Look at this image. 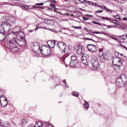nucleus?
Instances as JSON below:
<instances>
[{
    "mask_svg": "<svg viewBox=\"0 0 127 127\" xmlns=\"http://www.w3.org/2000/svg\"><path fill=\"white\" fill-rule=\"evenodd\" d=\"M120 54L121 55V56H124L126 58V57L125 56H124L122 54L120 53Z\"/></svg>",
    "mask_w": 127,
    "mask_h": 127,
    "instance_id": "nucleus-60",
    "label": "nucleus"
},
{
    "mask_svg": "<svg viewBox=\"0 0 127 127\" xmlns=\"http://www.w3.org/2000/svg\"><path fill=\"white\" fill-rule=\"evenodd\" d=\"M97 6L98 7H100V8L102 9L105 10H106L107 9V8L105 7V6H103L98 5Z\"/></svg>",
    "mask_w": 127,
    "mask_h": 127,
    "instance_id": "nucleus-29",
    "label": "nucleus"
},
{
    "mask_svg": "<svg viewBox=\"0 0 127 127\" xmlns=\"http://www.w3.org/2000/svg\"><path fill=\"white\" fill-rule=\"evenodd\" d=\"M114 65L117 66L118 67H120L123 65L122 62L121 61L119 60L117 61V63L116 64H115Z\"/></svg>",
    "mask_w": 127,
    "mask_h": 127,
    "instance_id": "nucleus-21",
    "label": "nucleus"
},
{
    "mask_svg": "<svg viewBox=\"0 0 127 127\" xmlns=\"http://www.w3.org/2000/svg\"><path fill=\"white\" fill-rule=\"evenodd\" d=\"M92 23L95 24L99 25H101L99 23L97 22H96L94 21H93L92 22Z\"/></svg>",
    "mask_w": 127,
    "mask_h": 127,
    "instance_id": "nucleus-35",
    "label": "nucleus"
},
{
    "mask_svg": "<svg viewBox=\"0 0 127 127\" xmlns=\"http://www.w3.org/2000/svg\"><path fill=\"white\" fill-rule=\"evenodd\" d=\"M45 127H54L53 126L49 123L46 122Z\"/></svg>",
    "mask_w": 127,
    "mask_h": 127,
    "instance_id": "nucleus-30",
    "label": "nucleus"
},
{
    "mask_svg": "<svg viewBox=\"0 0 127 127\" xmlns=\"http://www.w3.org/2000/svg\"><path fill=\"white\" fill-rule=\"evenodd\" d=\"M106 11L108 12H109V13H111L113 11V10L111 9H109L108 8L107 9Z\"/></svg>",
    "mask_w": 127,
    "mask_h": 127,
    "instance_id": "nucleus-31",
    "label": "nucleus"
},
{
    "mask_svg": "<svg viewBox=\"0 0 127 127\" xmlns=\"http://www.w3.org/2000/svg\"><path fill=\"white\" fill-rule=\"evenodd\" d=\"M28 121L26 119H23L21 121V123L23 126H24V125H26L28 123Z\"/></svg>",
    "mask_w": 127,
    "mask_h": 127,
    "instance_id": "nucleus-22",
    "label": "nucleus"
},
{
    "mask_svg": "<svg viewBox=\"0 0 127 127\" xmlns=\"http://www.w3.org/2000/svg\"><path fill=\"white\" fill-rule=\"evenodd\" d=\"M120 45L122 47H123L124 48L126 49V50H127V48L125 46H123L122 45V44H120Z\"/></svg>",
    "mask_w": 127,
    "mask_h": 127,
    "instance_id": "nucleus-47",
    "label": "nucleus"
},
{
    "mask_svg": "<svg viewBox=\"0 0 127 127\" xmlns=\"http://www.w3.org/2000/svg\"><path fill=\"white\" fill-rule=\"evenodd\" d=\"M16 19L14 17H11L10 19V21L11 24V28H12V26L14 25L16 22Z\"/></svg>",
    "mask_w": 127,
    "mask_h": 127,
    "instance_id": "nucleus-20",
    "label": "nucleus"
},
{
    "mask_svg": "<svg viewBox=\"0 0 127 127\" xmlns=\"http://www.w3.org/2000/svg\"><path fill=\"white\" fill-rule=\"evenodd\" d=\"M110 20H109V21L110 22H113V21L112 20V19L111 18H110Z\"/></svg>",
    "mask_w": 127,
    "mask_h": 127,
    "instance_id": "nucleus-54",
    "label": "nucleus"
},
{
    "mask_svg": "<svg viewBox=\"0 0 127 127\" xmlns=\"http://www.w3.org/2000/svg\"><path fill=\"white\" fill-rule=\"evenodd\" d=\"M85 15L86 16H89V17H92L93 16L92 15H89V14H86Z\"/></svg>",
    "mask_w": 127,
    "mask_h": 127,
    "instance_id": "nucleus-49",
    "label": "nucleus"
},
{
    "mask_svg": "<svg viewBox=\"0 0 127 127\" xmlns=\"http://www.w3.org/2000/svg\"><path fill=\"white\" fill-rule=\"evenodd\" d=\"M92 4L94 6H96V5L97 3H92Z\"/></svg>",
    "mask_w": 127,
    "mask_h": 127,
    "instance_id": "nucleus-48",
    "label": "nucleus"
},
{
    "mask_svg": "<svg viewBox=\"0 0 127 127\" xmlns=\"http://www.w3.org/2000/svg\"><path fill=\"white\" fill-rule=\"evenodd\" d=\"M123 19L124 20H127V18L126 17H124Z\"/></svg>",
    "mask_w": 127,
    "mask_h": 127,
    "instance_id": "nucleus-53",
    "label": "nucleus"
},
{
    "mask_svg": "<svg viewBox=\"0 0 127 127\" xmlns=\"http://www.w3.org/2000/svg\"><path fill=\"white\" fill-rule=\"evenodd\" d=\"M36 5H40V3H36Z\"/></svg>",
    "mask_w": 127,
    "mask_h": 127,
    "instance_id": "nucleus-64",
    "label": "nucleus"
},
{
    "mask_svg": "<svg viewBox=\"0 0 127 127\" xmlns=\"http://www.w3.org/2000/svg\"><path fill=\"white\" fill-rule=\"evenodd\" d=\"M107 27L108 28H112L113 27L112 26V25H107Z\"/></svg>",
    "mask_w": 127,
    "mask_h": 127,
    "instance_id": "nucleus-46",
    "label": "nucleus"
},
{
    "mask_svg": "<svg viewBox=\"0 0 127 127\" xmlns=\"http://www.w3.org/2000/svg\"><path fill=\"white\" fill-rule=\"evenodd\" d=\"M64 85L66 87H67V85L66 83V84L65 83Z\"/></svg>",
    "mask_w": 127,
    "mask_h": 127,
    "instance_id": "nucleus-61",
    "label": "nucleus"
},
{
    "mask_svg": "<svg viewBox=\"0 0 127 127\" xmlns=\"http://www.w3.org/2000/svg\"><path fill=\"white\" fill-rule=\"evenodd\" d=\"M50 5L51 6V7H53L55 8V7H56V5L52 3H51L50 4Z\"/></svg>",
    "mask_w": 127,
    "mask_h": 127,
    "instance_id": "nucleus-43",
    "label": "nucleus"
},
{
    "mask_svg": "<svg viewBox=\"0 0 127 127\" xmlns=\"http://www.w3.org/2000/svg\"><path fill=\"white\" fill-rule=\"evenodd\" d=\"M78 60H76L75 61H71L70 62V65L71 67H76L78 64Z\"/></svg>",
    "mask_w": 127,
    "mask_h": 127,
    "instance_id": "nucleus-14",
    "label": "nucleus"
},
{
    "mask_svg": "<svg viewBox=\"0 0 127 127\" xmlns=\"http://www.w3.org/2000/svg\"><path fill=\"white\" fill-rule=\"evenodd\" d=\"M86 39V40H92L94 41H95V40H92V38H87Z\"/></svg>",
    "mask_w": 127,
    "mask_h": 127,
    "instance_id": "nucleus-45",
    "label": "nucleus"
},
{
    "mask_svg": "<svg viewBox=\"0 0 127 127\" xmlns=\"http://www.w3.org/2000/svg\"><path fill=\"white\" fill-rule=\"evenodd\" d=\"M23 7L25 9H27L29 7L27 6H26L25 5H23Z\"/></svg>",
    "mask_w": 127,
    "mask_h": 127,
    "instance_id": "nucleus-39",
    "label": "nucleus"
},
{
    "mask_svg": "<svg viewBox=\"0 0 127 127\" xmlns=\"http://www.w3.org/2000/svg\"><path fill=\"white\" fill-rule=\"evenodd\" d=\"M9 125V123L7 122L2 121L0 119V126L3 127H9V126L7 127V126Z\"/></svg>",
    "mask_w": 127,
    "mask_h": 127,
    "instance_id": "nucleus-16",
    "label": "nucleus"
},
{
    "mask_svg": "<svg viewBox=\"0 0 127 127\" xmlns=\"http://www.w3.org/2000/svg\"><path fill=\"white\" fill-rule=\"evenodd\" d=\"M121 79L123 82L125 83V84L127 83V76L124 74H121L119 78Z\"/></svg>",
    "mask_w": 127,
    "mask_h": 127,
    "instance_id": "nucleus-13",
    "label": "nucleus"
},
{
    "mask_svg": "<svg viewBox=\"0 0 127 127\" xmlns=\"http://www.w3.org/2000/svg\"><path fill=\"white\" fill-rule=\"evenodd\" d=\"M5 27L6 26L4 25V23H1L0 25V33L5 32V31L7 32L10 31L7 30L5 28Z\"/></svg>",
    "mask_w": 127,
    "mask_h": 127,
    "instance_id": "nucleus-12",
    "label": "nucleus"
},
{
    "mask_svg": "<svg viewBox=\"0 0 127 127\" xmlns=\"http://www.w3.org/2000/svg\"><path fill=\"white\" fill-rule=\"evenodd\" d=\"M85 103L84 104V108L85 110H87L89 107V104L86 101H85Z\"/></svg>",
    "mask_w": 127,
    "mask_h": 127,
    "instance_id": "nucleus-23",
    "label": "nucleus"
},
{
    "mask_svg": "<svg viewBox=\"0 0 127 127\" xmlns=\"http://www.w3.org/2000/svg\"><path fill=\"white\" fill-rule=\"evenodd\" d=\"M38 25L37 26V25H36L35 26L36 27V28H35L34 29H33V30H29V32H32L33 31H34V30H38V28H40V27H38Z\"/></svg>",
    "mask_w": 127,
    "mask_h": 127,
    "instance_id": "nucleus-28",
    "label": "nucleus"
},
{
    "mask_svg": "<svg viewBox=\"0 0 127 127\" xmlns=\"http://www.w3.org/2000/svg\"><path fill=\"white\" fill-rule=\"evenodd\" d=\"M120 38L123 40H126L127 39V35L125 34L121 36L120 37Z\"/></svg>",
    "mask_w": 127,
    "mask_h": 127,
    "instance_id": "nucleus-24",
    "label": "nucleus"
},
{
    "mask_svg": "<svg viewBox=\"0 0 127 127\" xmlns=\"http://www.w3.org/2000/svg\"><path fill=\"white\" fill-rule=\"evenodd\" d=\"M116 84L117 86L120 88L123 87L125 84V83L123 82L121 79L119 78L116 79Z\"/></svg>",
    "mask_w": 127,
    "mask_h": 127,
    "instance_id": "nucleus-10",
    "label": "nucleus"
},
{
    "mask_svg": "<svg viewBox=\"0 0 127 127\" xmlns=\"http://www.w3.org/2000/svg\"><path fill=\"white\" fill-rule=\"evenodd\" d=\"M56 45L59 48L61 52L64 53L67 47L64 42L61 41H58L56 43Z\"/></svg>",
    "mask_w": 127,
    "mask_h": 127,
    "instance_id": "nucleus-4",
    "label": "nucleus"
},
{
    "mask_svg": "<svg viewBox=\"0 0 127 127\" xmlns=\"http://www.w3.org/2000/svg\"><path fill=\"white\" fill-rule=\"evenodd\" d=\"M84 20H87L89 19V18L85 17H83Z\"/></svg>",
    "mask_w": 127,
    "mask_h": 127,
    "instance_id": "nucleus-41",
    "label": "nucleus"
},
{
    "mask_svg": "<svg viewBox=\"0 0 127 127\" xmlns=\"http://www.w3.org/2000/svg\"><path fill=\"white\" fill-rule=\"evenodd\" d=\"M102 18L103 19L106 20L107 21H109V20H110L109 18L108 17H102Z\"/></svg>",
    "mask_w": 127,
    "mask_h": 127,
    "instance_id": "nucleus-34",
    "label": "nucleus"
},
{
    "mask_svg": "<svg viewBox=\"0 0 127 127\" xmlns=\"http://www.w3.org/2000/svg\"><path fill=\"white\" fill-rule=\"evenodd\" d=\"M84 51V50L83 47L80 46L77 48L76 50V53L79 55L83 54Z\"/></svg>",
    "mask_w": 127,
    "mask_h": 127,
    "instance_id": "nucleus-11",
    "label": "nucleus"
},
{
    "mask_svg": "<svg viewBox=\"0 0 127 127\" xmlns=\"http://www.w3.org/2000/svg\"><path fill=\"white\" fill-rule=\"evenodd\" d=\"M6 35L5 32L0 33V41H2L5 39Z\"/></svg>",
    "mask_w": 127,
    "mask_h": 127,
    "instance_id": "nucleus-19",
    "label": "nucleus"
},
{
    "mask_svg": "<svg viewBox=\"0 0 127 127\" xmlns=\"http://www.w3.org/2000/svg\"><path fill=\"white\" fill-rule=\"evenodd\" d=\"M21 28L20 27L16 26L15 27L13 28V33L16 35V37H18L21 35H24V33L23 32H21L20 30L21 29Z\"/></svg>",
    "mask_w": 127,
    "mask_h": 127,
    "instance_id": "nucleus-7",
    "label": "nucleus"
},
{
    "mask_svg": "<svg viewBox=\"0 0 127 127\" xmlns=\"http://www.w3.org/2000/svg\"><path fill=\"white\" fill-rule=\"evenodd\" d=\"M31 48H33L34 52L37 55H39L40 46L39 43L37 42H35L32 44L31 46Z\"/></svg>",
    "mask_w": 127,
    "mask_h": 127,
    "instance_id": "nucleus-6",
    "label": "nucleus"
},
{
    "mask_svg": "<svg viewBox=\"0 0 127 127\" xmlns=\"http://www.w3.org/2000/svg\"><path fill=\"white\" fill-rule=\"evenodd\" d=\"M17 40H18V39L16 38H13L7 42V47L11 49V51L14 53L17 52L18 50L17 47Z\"/></svg>",
    "mask_w": 127,
    "mask_h": 127,
    "instance_id": "nucleus-1",
    "label": "nucleus"
},
{
    "mask_svg": "<svg viewBox=\"0 0 127 127\" xmlns=\"http://www.w3.org/2000/svg\"><path fill=\"white\" fill-rule=\"evenodd\" d=\"M91 64H92L94 69H97L98 67L99 64L97 59L94 56H92L90 61Z\"/></svg>",
    "mask_w": 127,
    "mask_h": 127,
    "instance_id": "nucleus-5",
    "label": "nucleus"
},
{
    "mask_svg": "<svg viewBox=\"0 0 127 127\" xmlns=\"http://www.w3.org/2000/svg\"><path fill=\"white\" fill-rule=\"evenodd\" d=\"M52 2L54 3H55L56 2V1L54 0H52Z\"/></svg>",
    "mask_w": 127,
    "mask_h": 127,
    "instance_id": "nucleus-52",
    "label": "nucleus"
},
{
    "mask_svg": "<svg viewBox=\"0 0 127 127\" xmlns=\"http://www.w3.org/2000/svg\"><path fill=\"white\" fill-rule=\"evenodd\" d=\"M87 47L89 51L93 52H95L97 50L96 46L94 45L89 44L87 45Z\"/></svg>",
    "mask_w": 127,
    "mask_h": 127,
    "instance_id": "nucleus-9",
    "label": "nucleus"
},
{
    "mask_svg": "<svg viewBox=\"0 0 127 127\" xmlns=\"http://www.w3.org/2000/svg\"><path fill=\"white\" fill-rule=\"evenodd\" d=\"M84 64L85 65H89V64H91V63H90V62H86V63H85Z\"/></svg>",
    "mask_w": 127,
    "mask_h": 127,
    "instance_id": "nucleus-44",
    "label": "nucleus"
},
{
    "mask_svg": "<svg viewBox=\"0 0 127 127\" xmlns=\"http://www.w3.org/2000/svg\"><path fill=\"white\" fill-rule=\"evenodd\" d=\"M73 28H75V29H81L82 27L81 26H79V27H76L75 26H74L73 27Z\"/></svg>",
    "mask_w": 127,
    "mask_h": 127,
    "instance_id": "nucleus-36",
    "label": "nucleus"
},
{
    "mask_svg": "<svg viewBox=\"0 0 127 127\" xmlns=\"http://www.w3.org/2000/svg\"><path fill=\"white\" fill-rule=\"evenodd\" d=\"M0 103L1 106L2 107H4L7 104V100L6 99H5L4 101V102L5 103V104L4 105H2V104L1 103V102H0Z\"/></svg>",
    "mask_w": 127,
    "mask_h": 127,
    "instance_id": "nucleus-26",
    "label": "nucleus"
},
{
    "mask_svg": "<svg viewBox=\"0 0 127 127\" xmlns=\"http://www.w3.org/2000/svg\"><path fill=\"white\" fill-rule=\"evenodd\" d=\"M115 17L117 19H119L120 18V16L119 15H117L115 16Z\"/></svg>",
    "mask_w": 127,
    "mask_h": 127,
    "instance_id": "nucleus-40",
    "label": "nucleus"
},
{
    "mask_svg": "<svg viewBox=\"0 0 127 127\" xmlns=\"http://www.w3.org/2000/svg\"><path fill=\"white\" fill-rule=\"evenodd\" d=\"M63 82L66 84V81L64 79L63 80Z\"/></svg>",
    "mask_w": 127,
    "mask_h": 127,
    "instance_id": "nucleus-55",
    "label": "nucleus"
},
{
    "mask_svg": "<svg viewBox=\"0 0 127 127\" xmlns=\"http://www.w3.org/2000/svg\"><path fill=\"white\" fill-rule=\"evenodd\" d=\"M23 35H21L18 37H16V39H18L17 40V45L21 46H24L26 44V42L25 41L24 37L22 36Z\"/></svg>",
    "mask_w": 127,
    "mask_h": 127,
    "instance_id": "nucleus-8",
    "label": "nucleus"
},
{
    "mask_svg": "<svg viewBox=\"0 0 127 127\" xmlns=\"http://www.w3.org/2000/svg\"><path fill=\"white\" fill-rule=\"evenodd\" d=\"M106 33L105 32H102V34H104V35H106Z\"/></svg>",
    "mask_w": 127,
    "mask_h": 127,
    "instance_id": "nucleus-63",
    "label": "nucleus"
},
{
    "mask_svg": "<svg viewBox=\"0 0 127 127\" xmlns=\"http://www.w3.org/2000/svg\"><path fill=\"white\" fill-rule=\"evenodd\" d=\"M10 19L9 17L8 16H5L2 17L1 19V23H4L6 27L5 28L7 30H10L11 29V25L7 22Z\"/></svg>",
    "mask_w": 127,
    "mask_h": 127,
    "instance_id": "nucleus-2",
    "label": "nucleus"
},
{
    "mask_svg": "<svg viewBox=\"0 0 127 127\" xmlns=\"http://www.w3.org/2000/svg\"><path fill=\"white\" fill-rule=\"evenodd\" d=\"M72 95L74 96L78 97L79 96V94L77 92H73L72 93Z\"/></svg>",
    "mask_w": 127,
    "mask_h": 127,
    "instance_id": "nucleus-27",
    "label": "nucleus"
},
{
    "mask_svg": "<svg viewBox=\"0 0 127 127\" xmlns=\"http://www.w3.org/2000/svg\"><path fill=\"white\" fill-rule=\"evenodd\" d=\"M103 10H97V11H96L95 12L96 13H99L102 12H103Z\"/></svg>",
    "mask_w": 127,
    "mask_h": 127,
    "instance_id": "nucleus-37",
    "label": "nucleus"
},
{
    "mask_svg": "<svg viewBox=\"0 0 127 127\" xmlns=\"http://www.w3.org/2000/svg\"><path fill=\"white\" fill-rule=\"evenodd\" d=\"M39 123V121L37 122L35 124L34 127H40V125H38Z\"/></svg>",
    "mask_w": 127,
    "mask_h": 127,
    "instance_id": "nucleus-33",
    "label": "nucleus"
},
{
    "mask_svg": "<svg viewBox=\"0 0 127 127\" xmlns=\"http://www.w3.org/2000/svg\"><path fill=\"white\" fill-rule=\"evenodd\" d=\"M40 123L41 124L40 125H41V126H40V127H41L42 126H43V127L45 126V127L46 122L42 123V122H40Z\"/></svg>",
    "mask_w": 127,
    "mask_h": 127,
    "instance_id": "nucleus-32",
    "label": "nucleus"
},
{
    "mask_svg": "<svg viewBox=\"0 0 127 127\" xmlns=\"http://www.w3.org/2000/svg\"><path fill=\"white\" fill-rule=\"evenodd\" d=\"M93 33L95 34H98V32L94 31V32H93Z\"/></svg>",
    "mask_w": 127,
    "mask_h": 127,
    "instance_id": "nucleus-51",
    "label": "nucleus"
},
{
    "mask_svg": "<svg viewBox=\"0 0 127 127\" xmlns=\"http://www.w3.org/2000/svg\"><path fill=\"white\" fill-rule=\"evenodd\" d=\"M83 0L84 2H86L87 3H88V4H91V3L92 2H91L89 1H87L86 0Z\"/></svg>",
    "mask_w": 127,
    "mask_h": 127,
    "instance_id": "nucleus-38",
    "label": "nucleus"
},
{
    "mask_svg": "<svg viewBox=\"0 0 127 127\" xmlns=\"http://www.w3.org/2000/svg\"><path fill=\"white\" fill-rule=\"evenodd\" d=\"M3 4H7V5H12L11 4V3H8V2H4L3 3Z\"/></svg>",
    "mask_w": 127,
    "mask_h": 127,
    "instance_id": "nucleus-42",
    "label": "nucleus"
},
{
    "mask_svg": "<svg viewBox=\"0 0 127 127\" xmlns=\"http://www.w3.org/2000/svg\"><path fill=\"white\" fill-rule=\"evenodd\" d=\"M113 21H114L115 22H116V23H117L118 22V21L117 20H113Z\"/></svg>",
    "mask_w": 127,
    "mask_h": 127,
    "instance_id": "nucleus-58",
    "label": "nucleus"
},
{
    "mask_svg": "<svg viewBox=\"0 0 127 127\" xmlns=\"http://www.w3.org/2000/svg\"><path fill=\"white\" fill-rule=\"evenodd\" d=\"M102 26H106L107 25L106 24H102Z\"/></svg>",
    "mask_w": 127,
    "mask_h": 127,
    "instance_id": "nucleus-57",
    "label": "nucleus"
},
{
    "mask_svg": "<svg viewBox=\"0 0 127 127\" xmlns=\"http://www.w3.org/2000/svg\"><path fill=\"white\" fill-rule=\"evenodd\" d=\"M40 52L42 55L45 56H48L51 53L50 49L47 47L45 45L42 46L41 50L40 48Z\"/></svg>",
    "mask_w": 127,
    "mask_h": 127,
    "instance_id": "nucleus-3",
    "label": "nucleus"
},
{
    "mask_svg": "<svg viewBox=\"0 0 127 127\" xmlns=\"http://www.w3.org/2000/svg\"><path fill=\"white\" fill-rule=\"evenodd\" d=\"M107 58V54L105 52H103L102 55L100 57V59L102 62H104Z\"/></svg>",
    "mask_w": 127,
    "mask_h": 127,
    "instance_id": "nucleus-17",
    "label": "nucleus"
},
{
    "mask_svg": "<svg viewBox=\"0 0 127 127\" xmlns=\"http://www.w3.org/2000/svg\"><path fill=\"white\" fill-rule=\"evenodd\" d=\"M102 32H98V34H102Z\"/></svg>",
    "mask_w": 127,
    "mask_h": 127,
    "instance_id": "nucleus-62",
    "label": "nucleus"
},
{
    "mask_svg": "<svg viewBox=\"0 0 127 127\" xmlns=\"http://www.w3.org/2000/svg\"><path fill=\"white\" fill-rule=\"evenodd\" d=\"M33 7H36V8H40V7L39 6H33Z\"/></svg>",
    "mask_w": 127,
    "mask_h": 127,
    "instance_id": "nucleus-59",
    "label": "nucleus"
},
{
    "mask_svg": "<svg viewBox=\"0 0 127 127\" xmlns=\"http://www.w3.org/2000/svg\"><path fill=\"white\" fill-rule=\"evenodd\" d=\"M44 22L47 24L54 25L55 24L54 21L51 20H44Z\"/></svg>",
    "mask_w": 127,
    "mask_h": 127,
    "instance_id": "nucleus-18",
    "label": "nucleus"
},
{
    "mask_svg": "<svg viewBox=\"0 0 127 127\" xmlns=\"http://www.w3.org/2000/svg\"><path fill=\"white\" fill-rule=\"evenodd\" d=\"M47 43L50 47L53 48L55 45V41L54 40H48L47 41Z\"/></svg>",
    "mask_w": 127,
    "mask_h": 127,
    "instance_id": "nucleus-15",
    "label": "nucleus"
},
{
    "mask_svg": "<svg viewBox=\"0 0 127 127\" xmlns=\"http://www.w3.org/2000/svg\"><path fill=\"white\" fill-rule=\"evenodd\" d=\"M103 51V49H100L99 50V52H102Z\"/></svg>",
    "mask_w": 127,
    "mask_h": 127,
    "instance_id": "nucleus-50",
    "label": "nucleus"
},
{
    "mask_svg": "<svg viewBox=\"0 0 127 127\" xmlns=\"http://www.w3.org/2000/svg\"><path fill=\"white\" fill-rule=\"evenodd\" d=\"M71 60L73 61H75L76 60H78L77 58L75 56H72L71 57Z\"/></svg>",
    "mask_w": 127,
    "mask_h": 127,
    "instance_id": "nucleus-25",
    "label": "nucleus"
},
{
    "mask_svg": "<svg viewBox=\"0 0 127 127\" xmlns=\"http://www.w3.org/2000/svg\"><path fill=\"white\" fill-rule=\"evenodd\" d=\"M84 29L86 30V31H88L87 30L88 29L87 28H85Z\"/></svg>",
    "mask_w": 127,
    "mask_h": 127,
    "instance_id": "nucleus-56",
    "label": "nucleus"
}]
</instances>
